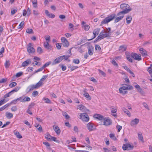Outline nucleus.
Segmentation results:
<instances>
[{
	"label": "nucleus",
	"instance_id": "412c9836",
	"mask_svg": "<svg viewBox=\"0 0 152 152\" xmlns=\"http://www.w3.org/2000/svg\"><path fill=\"white\" fill-rule=\"evenodd\" d=\"M117 110L116 108H112L111 109V112L113 116L116 118L117 115L116 113Z\"/></svg>",
	"mask_w": 152,
	"mask_h": 152
},
{
	"label": "nucleus",
	"instance_id": "1a4fd4ad",
	"mask_svg": "<svg viewBox=\"0 0 152 152\" xmlns=\"http://www.w3.org/2000/svg\"><path fill=\"white\" fill-rule=\"evenodd\" d=\"M103 121H104L103 124L106 126H109L112 123L111 120L108 117L104 118Z\"/></svg>",
	"mask_w": 152,
	"mask_h": 152
},
{
	"label": "nucleus",
	"instance_id": "5701e85b",
	"mask_svg": "<svg viewBox=\"0 0 152 152\" xmlns=\"http://www.w3.org/2000/svg\"><path fill=\"white\" fill-rule=\"evenodd\" d=\"M31 61L30 59H28L27 60L24 61L22 64V66L23 67H25L31 63Z\"/></svg>",
	"mask_w": 152,
	"mask_h": 152
},
{
	"label": "nucleus",
	"instance_id": "a19ab883",
	"mask_svg": "<svg viewBox=\"0 0 152 152\" xmlns=\"http://www.w3.org/2000/svg\"><path fill=\"white\" fill-rule=\"evenodd\" d=\"M26 32L29 34H33V32L32 29L30 28H28L26 30Z\"/></svg>",
	"mask_w": 152,
	"mask_h": 152
},
{
	"label": "nucleus",
	"instance_id": "09e8293b",
	"mask_svg": "<svg viewBox=\"0 0 152 152\" xmlns=\"http://www.w3.org/2000/svg\"><path fill=\"white\" fill-rule=\"evenodd\" d=\"M10 65V61H6L5 63V66L6 68L9 67Z\"/></svg>",
	"mask_w": 152,
	"mask_h": 152
},
{
	"label": "nucleus",
	"instance_id": "49530a36",
	"mask_svg": "<svg viewBox=\"0 0 152 152\" xmlns=\"http://www.w3.org/2000/svg\"><path fill=\"white\" fill-rule=\"evenodd\" d=\"M139 120L138 119L135 118L134 119V125L137 124L139 122Z\"/></svg>",
	"mask_w": 152,
	"mask_h": 152
},
{
	"label": "nucleus",
	"instance_id": "9b49d317",
	"mask_svg": "<svg viewBox=\"0 0 152 152\" xmlns=\"http://www.w3.org/2000/svg\"><path fill=\"white\" fill-rule=\"evenodd\" d=\"M100 30V29L99 28H96V29H94V30L93 32V34L94 35V37H93V38L91 39H88V41L91 40L92 39L95 38L96 37V36L99 33Z\"/></svg>",
	"mask_w": 152,
	"mask_h": 152
},
{
	"label": "nucleus",
	"instance_id": "f257e3e1",
	"mask_svg": "<svg viewBox=\"0 0 152 152\" xmlns=\"http://www.w3.org/2000/svg\"><path fill=\"white\" fill-rule=\"evenodd\" d=\"M120 7L122 10V11L118 13L117 15L118 16L124 15L128 13L131 10L129 6L126 4H121L120 6Z\"/></svg>",
	"mask_w": 152,
	"mask_h": 152
},
{
	"label": "nucleus",
	"instance_id": "c03bdc74",
	"mask_svg": "<svg viewBox=\"0 0 152 152\" xmlns=\"http://www.w3.org/2000/svg\"><path fill=\"white\" fill-rule=\"evenodd\" d=\"M123 110L124 111V112L126 113L127 115L129 117L130 116V114L129 112V111L126 109H123Z\"/></svg>",
	"mask_w": 152,
	"mask_h": 152
},
{
	"label": "nucleus",
	"instance_id": "f8f14e48",
	"mask_svg": "<svg viewBox=\"0 0 152 152\" xmlns=\"http://www.w3.org/2000/svg\"><path fill=\"white\" fill-rule=\"evenodd\" d=\"M87 128L89 131H92L95 129V127L94 125L90 123H89L87 124Z\"/></svg>",
	"mask_w": 152,
	"mask_h": 152
},
{
	"label": "nucleus",
	"instance_id": "0eeeda50",
	"mask_svg": "<svg viewBox=\"0 0 152 152\" xmlns=\"http://www.w3.org/2000/svg\"><path fill=\"white\" fill-rule=\"evenodd\" d=\"M27 50L28 52L29 53H32L35 52V50L32 46L31 43H29L27 45Z\"/></svg>",
	"mask_w": 152,
	"mask_h": 152
},
{
	"label": "nucleus",
	"instance_id": "cd10ccee",
	"mask_svg": "<svg viewBox=\"0 0 152 152\" xmlns=\"http://www.w3.org/2000/svg\"><path fill=\"white\" fill-rule=\"evenodd\" d=\"M13 132L14 134L18 138L20 139L22 138V136L20 135V134L18 132L15 130Z\"/></svg>",
	"mask_w": 152,
	"mask_h": 152
},
{
	"label": "nucleus",
	"instance_id": "4be33fe9",
	"mask_svg": "<svg viewBox=\"0 0 152 152\" xmlns=\"http://www.w3.org/2000/svg\"><path fill=\"white\" fill-rule=\"evenodd\" d=\"M44 46L46 49L48 50H52V46L49 44L48 42H45L44 43Z\"/></svg>",
	"mask_w": 152,
	"mask_h": 152
},
{
	"label": "nucleus",
	"instance_id": "6e6d98bb",
	"mask_svg": "<svg viewBox=\"0 0 152 152\" xmlns=\"http://www.w3.org/2000/svg\"><path fill=\"white\" fill-rule=\"evenodd\" d=\"M38 94V93L37 91H34L32 94V95L34 97H35Z\"/></svg>",
	"mask_w": 152,
	"mask_h": 152
},
{
	"label": "nucleus",
	"instance_id": "052dcab7",
	"mask_svg": "<svg viewBox=\"0 0 152 152\" xmlns=\"http://www.w3.org/2000/svg\"><path fill=\"white\" fill-rule=\"evenodd\" d=\"M7 101H5L4 99L0 100V106L5 103Z\"/></svg>",
	"mask_w": 152,
	"mask_h": 152
},
{
	"label": "nucleus",
	"instance_id": "2eb2a0df",
	"mask_svg": "<svg viewBox=\"0 0 152 152\" xmlns=\"http://www.w3.org/2000/svg\"><path fill=\"white\" fill-rule=\"evenodd\" d=\"M139 50L142 56L146 57L148 56L147 51L143 48H140Z\"/></svg>",
	"mask_w": 152,
	"mask_h": 152
},
{
	"label": "nucleus",
	"instance_id": "a878e982",
	"mask_svg": "<svg viewBox=\"0 0 152 152\" xmlns=\"http://www.w3.org/2000/svg\"><path fill=\"white\" fill-rule=\"evenodd\" d=\"M127 47L125 45H122L119 47V50L120 52H123L126 50Z\"/></svg>",
	"mask_w": 152,
	"mask_h": 152
},
{
	"label": "nucleus",
	"instance_id": "473e14b6",
	"mask_svg": "<svg viewBox=\"0 0 152 152\" xmlns=\"http://www.w3.org/2000/svg\"><path fill=\"white\" fill-rule=\"evenodd\" d=\"M48 75H46L42 76V78L40 79V81L42 83L48 77Z\"/></svg>",
	"mask_w": 152,
	"mask_h": 152
},
{
	"label": "nucleus",
	"instance_id": "bf43d9fd",
	"mask_svg": "<svg viewBox=\"0 0 152 152\" xmlns=\"http://www.w3.org/2000/svg\"><path fill=\"white\" fill-rule=\"evenodd\" d=\"M89 28V26L88 25H86L84 26V29L86 30H88Z\"/></svg>",
	"mask_w": 152,
	"mask_h": 152
},
{
	"label": "nucleus",
	"instance_id": "69168bd1",
	"mask_svg": "<svg viewBox=\"0 0 152 152\" xmlns=\"http://www.w3.org/2000/svg\"><path fill=\"white\" fill-rule=\"evenodd\" d=\"M25 102H28L30 101L31 99L29 97H25L24 98Z\"/></svg>",
	"mask_w": 152,
	"mask_h": 152
},
{
	"label": "nucleus",
	"instance_id": "7c9ffc66",
	"mask_svg": "<svg viewBox=\"0 0 152 152\" xmlns=\"http://www.w3.org/2000/svg\"><path fill=\"white\" fill-rule=\"evenodd\" d=\"M126 23L128 24H129L131 22L132 20V17L130 16H128L126 18Z\"/></svg>",
	"mask_w": 152,
	"mask_h": 152
},
{
	"label": "nucleus",
	"instance_id": "b1692460",
	"mask_svg": "<svg viewBox=\"0 0 152 152\" xmlns=\"http://www.w3.org/2000/svg\"><path fill=\"white\" fill-rule=\"evenodd\" d=\"M88 53L90 55H92L93 54L94 48L92 46H89L88 47Z\"/></svg>",
	"mask_w": 152,
	"mask_h": 152
},
{
	"label": "nucleus",
	"instance_id": "8fccbe9b",
	"mask_svg": "<svg viewBox=\"0 0 152 152\" xmlns=\"http://www.w3.org/2000/svg\"><path fill=\"white\" fill-rule=\"evenodd\" d=\"M17 107L16 106H14L11 108V110L12 112H15L17 110Z\"/></svg>",
	"mask_w": 152,
	"mask_h": 152
},
{
	"label": "nucleus",
	"instance_id": "58836bf2",
	"mask_svg": "<svg viewBox=\"0 0 152 152\" xmlns=\"http://www.w3.org/2000/svg\"><path fill=\"white\" fill-rule=\"evenodd\" d=\"M123 67L128 72H130L131 74H132L133 73L129 69V68L126 66H123Z\"/></svg>",
	"mask_w": 152,
	"mask_h": 152
},
{
	"label": "nucleus",
	"instance_id": "4d7b16f0",
	"mask_svg": "<svg viewBox=\"0 0 152 152\" xmlns=\"http://www.w3.org/2000/svg\"><path fill=\"white\" fill-rule=\"evenodd\" d=\"M44 69V68L42 66L41 68L38 69L37 70H36L35 71L34 73H37L38 72H40L42 71L43 69Z\"/></svg>",
	"mask_w": 152,
	"mask_h": 152
},
{
	"label": "nucleus",
	"instance_id": "f3484780",
	"mask_svg": "<svg viewBox=\"0 0 152 152\" xmlns=\"http://www.w3.org/2000/svg\"><path fill=\"white\" fill-rule=\"evenodd\" d=\"M34 89H36L34 85H32L28 86L26 89L27 92H29Z\"/></svg>",
	"mask_w": 152,
	"mask_h": 152
},
{
	"label": "nucleus",
	"instance_id": "72a5a7b5",
	"mask_svg": "<svg viewBox=\"0 0 152 152\" xmlns=\"http://www.w3.org/2000/svg\"><path fill=\"white\" fill-rule=\"evenodd\" d=\"M45 137L48 140H51L52 136H50V134H48L45 135Z\"/></svg>",
	"mask_w": 152,
	"mask_h": 152
},
{
	"label": "nucleus",
	"instance_id": "dca6fc26",
	"mask_svg": "<svg viewBox=\"0 0 152 152\" xmlns=\"http://www.w3.org/2000/svg\"><path fill=\"white\" fill-rule=\"evenodd\" d=\"M137 138L142 142L143 143L144 142L142 135L141 132H139L137 133Z\"/></svg>",
	"mask_w": 152,
	"mask_h": 152
},
{
	"label": "nucleus",
	"instance_id": "a18cd8bd",
	"mask_svg": "<svg viewBox=\"0 0 152 152\" xmlns=\"http://www.w3.org/2000/svg\"><path fill=\"white\" fill-rule=\"evenodd\" d=\"M43 99L45 100V102L47 103H51V102L50 100L48 98H44Z\"/></svg>",
	"mask_w": 152,
	"mask_h": 152
},
{
	"label": "nucleus",
	"instance_id": "2f4dec72",
	"mask_svg": "<svg viewBox=\"0 0 152 152\" xmlns=\"http://www.w3.org/2000/svg\"><path fill=\"white\" fill-rule=\"evenodd\" d=\"M42 83L40 80L35 85L36 88H38L40 87L42 85Z\"/></svg>",
	"mask_w": 152,
	"mask_h": 152
},
{
	"label": "nucleus",
	"instance_id": "20e7f679",
	"mask_svg": "<svg viewBox=\"0 0 152 152\" xmlns=\"http://www.w3.org/2000/svg\"><path fill=\"white\" fill-rule=\"evenodd\" d=\"M78 118L84 121L88 122L89 120L88 115L86 113H80Z\"/></svg>",
	"mask_w": 152,
	"mask_h": 152
},
{
	"label": "nucleus",
	"instance_id": "ea45409f",
	"mask_svg": "<svg viewBox=\"0 0 152 152\" xmlns=\"http://www.w3.org/2000/svg\"><path fill=\"white\" fill-rule=\"evenodd\" d=\"M52 63L51 61H50L49 62H48L47 63H46L45 64L42 66L44 68V69L45 67H47L48 66H49L50 64H51Z\"/></svg>",
	"mask_w": 152,
	"mask_h": 152
},
{
	"label": "nucleus",
	"instance_id": "603ef678",
	"mask_svg": "<svg viewBox=\"0 0 152 152\" xmlns=\"http://www.w3.org/2000/svg\"><path fill=\"white\" fill-rule=\"evenodd\" d=\"M73 63L75 64H78L80 63L79 60L78 59H75L73 60Z\"/></svg>",
	"mask_w": 152,
	"mask_h": 152
},
{
	"label": "nucleus",
	"instance_id": "79ce46f5",
	"mask_svg": "<svg viewBox=\"0 0 152 152\" xmlns=\"http://www.w3.org/2000/svg\"><path fill=\"white\" fill-rule=\"evenodd\" d=\"M17 85V83L15 82H13L9 84V86L10 88H12L15 86Z\"/></svg>",
	"mask_w": 152,
	"mask_h": 152
},
{
	"label": "nucleus",
	"instance_id": "e433bc0d",
	"mask_svg": "<svg viewBox=\"0 0 152 152\" xmlns=\"http://www.w3.org/2000/svg\"><path fill=\"white\" fill-rule=\"evenodd\" d=\"M110 138L113 140H116V138L115 136V134H114L111 133L110 134Z\"/></svg>",
	"mask_w": 152,
	"mask_h": 152
},
{
	"label": "nucleus",
	"instance_id": "c9c22d12",
	"mask_svg": "<svg viewBox=\"0 0 152 152\" xmlns=\"http://www.w3.org/2000/svg\"><path fill=\"white\" fill-rule=\"evenodd\" d=\"M37 53H38L39 54H41L43 53L42 49L40 47H39L37 48Z\"/></svg>",
	"mask_w": 152,
	"mask_h": 152
},
{
	"label": "nucleus",
	"instance_id": "7ed1b4c3",
	"mask_svg": "<svg viewBox=\"0 0 152 152\" xmlns=\"http://www.w3.org/2000/svg\"><path fill=\"white\" fill-rule=\"evenodd\" d=\"M115 14H113L110 16L105 18L101 22L102 24H105L113 20L115 17Z\"/></svg>",
	"mask_w": 152,
	"mask_h": 152
},
{
	"label": "nucleus",
	"instance_id": "6e6552de",
	"mask_svg": "<svg viewBox=\"0 0 152 152\" xmlns=\"http://www.w3.org/2000/svg\"><path fill=\"white\" fill-rule=\"evenodd\" d=\"M133 146H132L129 143H126L123 145L122 148L124 150H132L133 148Z\"/></svg>",
	"mask_w": 152,
	"mask_h": 152
},
{
	"label": "nucleus",
	"instance_id": "3c124183",
	"mask_svg": "<svg viewBox=\"0 0 152 152\" xmlns=\"http://www.w3.org/2000/svg\"><path fill=\"white\" fill-rule=\"evenodd\" d=\"M4 47H3L2 48L0 51V56L2 57L3 56L2 55V53L4 52Z\"/></svg>",
	"mask_w": 152,
	"mask_h": 152
},
{
	"label": "nucleus",
	"instance_id": "4c0bfd02",
	"mask_svg": "<svg viewBox=\"0 0 152 152\" xmlns=\"http://www.w3.org/2000/svg\"><path fill=\"white\" fill-rule=\"evenodd\" d=\"M83 95L84 96L88 98V99L89 100H90L91 99V97L89 95L88 93H85V94H83Z\"/></svg>",
	"mask_w": 152,
	"mask_h": 152
},
{
	"label": "nucleus",
	"instance_id": "bb28decb",
	"mask_svg": "<svg viewBox=\"0 0 152 152\" xmlns=\"http://www.w3.org/2000/svg\"><path fill=\"white\" fill-rule=\"evenodd\" d=\"M53 127L54 130L57 134H59L60 133L61 131L58 126L54 127V126H53Z\"/></svg>",
	"mask_w": 152,
	"mask_h": 152
},
{
	"label": "nucleus",
	"instance_id": "13d9d810",
	"mask_svg": "<svg viewBox=\"0 0 152 152\" xmlns=\"http://www.w3.org/2000/svg\"><path fill=\"white\" fill-rule=\"evenodd\" d=\"M35 105V103L34 102L31 103L28 106V108L31 109Z\"/></svg>",
	"mask_w": 152,
	"mask_h": 152
},
{
	"label": "nucleus",
	"instance_id": "39448f33",
	"mask_svg": "<svg viewBox=\"0 0 152 152\" xmlns=\"http://www.w3.org/2000/svg\"><path fill=\"white\" fill-rule=\"evenodd\" d=\"M110 33H106L103 34L101 35H99L95 39L94 42L95 43L96 42L103 39L104 38L110 36Z\"/></svg>",
	"mask_w": 152,
	"mask_h": 152
},
{
	"label": "nucleus",
	"instance_id": "de8ad7c7",
	"mask_svg": "<svg viewBox=\"0 0 152 152\" xmlns=\"http://www.w3.org/2000/svg\"><path fill=\"white\" fill-rule=\"evenodd\" d=\"M43 143L46 145L48 149L50 148V145L48 142H44Z\"/></svg>",
	"mask_w": 152,
	"mask_h": 152
},
{
	"label": "nucleus",
	"instance_id": "5fc2aeb1",
	"mask_svg": "<svg viewBox=\"0 0 152 152\" xmlns=\"http://www.w3.org/2000/svg\"><path fill=\"white\" fill-rule=\"evenodd\" d=\"M12 94L11 93V92H10L7 94H5L4 96V98H5L7 97H9Z\"/></svg>",
	"mask_w": 152,
	"mask_h": 152
},
{
	"label": "nucleus",
	"instance_id": "37998d69",
	"mask_svg": "<svg viewBox=\"0 0 152 152\" xmlns=\"http://www.w3.org/2000/svg\"><path fill=\"white\" fill-rule=\"evenodd\" d=\"M148 71L149 72L151 77H152V69L151 67H149L147 69Z\"/></svg>",
	"mask_w": 152,
	"mask_h": 152
},
{
	"label": "nucleus",
	"instance_id": "338daca9",
	"mask_svg": "<svg viewBox=\"0 0 152 152\" xmlns=\"http://www.w3.org/2000/svg\"><path fill=\"white\" fill-rule=\"evenodd\" d=\"M61 44H59L58 43H57L56 44V47L58 49H60L61 47Z\"/></svg>",
	"mask_w": 152,
	"mask_h": 152
},
{
	"label": "nucleus",
	"instance_id": "864d4df0",
	"mask_svg": "<svg viewBox=\"0 0 152 152\" xmlns=\"http://www.w3.org/2000/svg\"><path fill=\"white\" fill-rule=\"evenodd\" d=\"M23 73L22 72H19L16 74V76L17 77H19L22 75Z\"/></svg>",
	"mask_w": 152,
	"mask_h": 152
},
{
	"label": "nucleus",
	"instance_id": "ddd939ff",
	"mask_svg": "<svg viewBox=\"0 0 152 152\" xmlns=\"http://www.w3.org/2000/svg\"><path fill=\"white\" fill-rule=\"evenodd\" d=\"M126 58L127 59L131 62H132V59H131L132 58H133V53H132L131 55H130V53L127 52L126 53Z\"/></svg>",
	"mask_w": 152,
	"mask_h": 152
},
{
	"label": "nucleus",
	"instance_id": "393cba45",
	"mask_svg": "<svg viewBox=\"0 0 152 152\" xmlns=\"http://www.w3.org/2000/svg\"><path fill=\"white\" fill-rule=\"evenodd\" d=\"M45 13L46 15L49 18H53L55 17V15L51 13H49L48 11L47 10H45Z\"/></svg>",
	"mask_w": 152,
	"mask_h": 152
},
{
	"label": "nucleus",
	"instance_id": "680f3d73",
	"mask_svg": "<svg viewBox=\"0 0 152 152\" xmlns=\"http://www.w3.org/2000/svg\"><path fill=\"white\" fill-rule=\"evenodd\" d=\"M24 21H22L19 24V26H18V28H21L22 26L24 24Z\"/></svg>",
	"mask_w": 152,
	"mask_h": 152
},
{
	"label": "nucleus",
	"instance_id": "c85d7f7f",
	"mask_svg": "<svg viewBox=\"0 0 152 152\" xmlns=\"http://www.w3.org/2000/svg\"><path fill=\"white\" fill-rule=\"evenodd\" d=\"M6 116L8 118H11L13 117V115L11 113L7 112L6 113Z\"/></svg>",
	"mask_w": 152,
	"mask_h": 152
},
{
	"label": "nucleus",
	"instance_id": "e2e57ef3",
	"mask_svg": "<svg viewBox=\"0 0 152 152\" xmlns=\"http://www.w3.org/2000/svg\"><path fill=\"white\" fill-rule=\"evenodd\" d=\"M7 80V78H3L0 80V83H5Z\"/></svg>",
	"mask_w": 152,
	"mask_h": 152
},
{
	"label": "nucleus",
	"instance_id": "4468645a",
	"mask_svg": "<svg viewBox=\"0 0 152 152\" xmlns=\"http://www.w3.org/2000/svg\"><path fill=\"white\" fill-rule=\"evenodd\" d=\"M77 108H78L83 112H86V111H89L88 109H87L82 104H80L78 105Z\"/></svg>",
	"mask_w": 152,
	"mask_h": 152
},
{
	"label": "nucleus",
	"instance_id": "f704fd0d",
	"mask_svg": "<svg viewBox=\"0 0 152 152\" xmlns=\"http://www.w3.org/2000/svg\"><path fill=\"white\" fill-rule=\"evenodd\" d=\"M62 115L64 116L65 117V118L66 119H68L70 118L69 116L68 115L67 113L66 112H63Z\"/></svg>",
	"mask_w": 152,
	"mask_h": 152
},
{
	"label": "nucleus",
	"instance_id": "aec40b11",
	"mask_svg": "<svg viewBox=\"0 0 152 152\" xmlns=\"http://www.w3.org/2000/svg\"><path fill=\"white\" fill-rule=\"evenodd\" d=\"M94 117L95 118H97L99 120L101 121H103L104 118L102 115L99 114H94Z\"/></svg>",
	"mask_w": 152,
	"mask_h": 152
},
{
	"label": "nucleus",
	"instance_id": "c756f323",
	"mask_svg": "<svg viewBox=\"0 0 152 152\" xmlns=\"http://www.w3.org/2000/svg\"><path fill=\"white\" fill-rule=\"evenodd\" d=\"M124 17V15H122L117 17L116 18L115 20V22L117 23L120 20L122 19Z\"/></svg>",
	"mask_w": 152,
	"mask_h": 152
},
{
	"label": "nucleus",
	"instance_id": "0e129e2a",
	"mask_svg": "<svg viewBox=\"0 0 152 152\" xmlns=\"http://www.w3.org/2000/svg\"><path fill=\"white\" fill-rule=\"evenodd\" d=\"M98 71L102 75H103L104 77H105V74L104 72L103 71H102L100 69H98Z\"/></svg>",
	"mask_w": 152,
	"mask_h": 152
},
{
	"label": "nucleus",
	"instance_id": "423d86ee",
	"mask_svg": "<svg viewBox=\"0 0 152 152\" xmlns=\"http://www.w3.org/2000/svg\"><path fill=\"white\" fill-rule=\"evenodd\" d=\"M134 86L135 87L137 92H139L142 95H144L145 92L140 87L139 85L137 84L136 83H134Z\"/></svg>",
	"mask_w": 152,
	"mask_h": 152
},
{
	"label": "nucleus",
	"instance_id": "f03ea898",
	"mask_svg": "<svg viewBox=\"0 0 152 152\" xmlns=\"http://www.w3.org/2000/svg\"><path fill=\"white\" fill-rule=\"evenodd\" d=\"M132 88V87L129 85L123 84L119 88V93L122 94H125L127 93V90H130Z\"/></svg>",
	"mask_w": 152,
	"mask_h": 152
},
{
	"label": "nucleus",
	"instance_id": "9d476101",
	"mask_svg": "<svg viewBox=\"0 0 152 152\" xmlns=\"http://www.w3.org/2000/svg\"><path fill=\"white\" fill-rule=\"evenodd\" d=\"M63 45L64 47H67L69 45V43L66 39L64 37H62L61 39Z\"/></svg>",
	"mask_w": 152,
	"mask_h": 152
},
{
	"label": "nucleus",
	"instance_id": "a211bd4d",
	"mask_svg": "<svg viewBox=\"0 0 152 152\" xmlns=\"http://www.w3.org/2000/svg\"><path fill=\"white\" fill-rule=\"evenodd\" d=\"M134 59L138 61L141 60V57L140 55L134 53Z\"/></svg>",
	"mask_w": 152,
	"mask_h": 152
},
{
	"label": "nucleus",
	"instance_id": "774afa93",
	"mask_svg": "<svg viewBox=\"0 0 152 152\" xmlns=\"http://www.w3.org/2000/svg\"><path fill=\"white\" fill-rule=\"evenodd\" d=\"M125 82L127 83H129V79L128 77H126L125 78H124Z\"/></svg>",
	"mask_w": 152,
	"mask_h": 152
},
{
	"label": "nucleus",
	"instance_id": "6ab92c4d",
	"mask_svg": "<svg viewBox=\"0 0 152 152\" xmlns=\"http://www.w3.org/2000/svg\"><path fill=\"white\" fill-rule=\"evenodd\" d=\"M61 59L60 56H59L52 63V65H54L58 64L62 61Z\"/></svg>",
	"mask_w": 152,
	"mask_h": 152
}]
</instances>
